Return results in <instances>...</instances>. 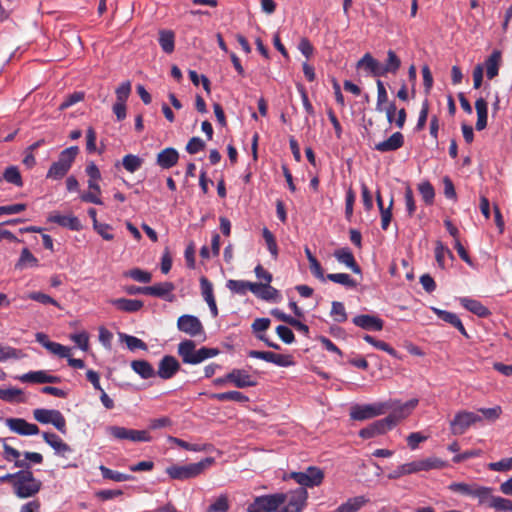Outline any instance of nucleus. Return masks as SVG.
Returning a JSON list of instances; mask_svg holds the SVG:
<instances>
[{
	"mask_svg": "<svg viewBox=\"0 0 512 512\" xmlns=\"http://www.w3.org/2000/svg\"><path fill=\"white\" fill-rule=\"evenodd\" d=\"M195 347L196 345L192 340H184L178 344V354L184 363L193 365V358L196 353Z\"/></svg>",
	"mask_w": 512,
	"mask_h": 512,
	"instance_id": "obj_33",
	"label": "nucleus"
},
{
	"mask_svg": "<svg viewBox=\"0 0 512 512\" xmlns=\"http://www.w3.org/2000/svg\"><path fill=\"white\" fill-rule=\"evenodd\" d=\"M179 153L175 148L168 147L157 155L156 163L162 169H169L177 164Z\"/></svg>",
	"mask_w": 512,
	"mask_h": 512,
	"instance_id": "obj_22",
	"label": "nucleus"
},
{
	"mask_svg": "<svg viewBox=\"0 0 512 512\" xmlns=\"http://www.w3.org/2000/svg\"><path fill=\"white\" fill-rule=\"evenodd\" d=\"M3 179L17 187L23 186V180L17 166H8L4 170Z\"/></svg>",
	"mask_w": 512,
	"mask_h": 512,
	"instance_id": "obj_44",
	"label": "nucleus"
},
{
	"mask_svg": "<svg viewBox=\"0 0 512 512\" xmlns=\"http://www.w3.org/2000/svg\"><path fill=\"white\" fill-rule=\"evenodd\" d=\"M289 477L301 485V488H313L315 486H319L323 482L324 473L316 466H309L303 472L290 473Z\"/></svg>",
	"mask_w": 512,
	"mask_h": 512,
	"instance_id": "obj_6",
	"label": "nucleus"
},
{
	"mask_svg": "<svg viewBox=\"0 0 512 512\" xmlns=\"http://www.w3.org/2000/svg\"><path fill=\"white\" fill-rule=\"evenodd\" d=\"M116 101L117 102H125L130 96L131 93V83L130 81L122 82L117 88H116Z\"/></svg>",
	"mask_w": 512,
	"mask_h": 512,
	"instance_id": "obj_62",
	"label": "nucleus"
},
{
	"mask_svg": "<svg viewBox=\"0 0 512 512\" xmlns=\"http://www.w3.org/2000/svg\"><path fill=\"white\" fill-rule=\"evenodd\" d=\"M69 170L70 169L67 166L59 163L58 161H55L50 166L46 174V178L52 180H60L68 173Z\"/></svg>",
	"mask_w": 512,
	"mask_h": 512,
	"instance_id": "obj_47",
	"label": "nucleus"
},
{
	"mask_svg": "<svg viewBox=\"0 0 512 512\" xmlns=\"http://www.w3.org/2000/svg\"><path fill=\"white\" fill-rule=\"evenodd\" d=\"M124 276L144 284L149 283L152 278L151 273L140 268L130 269L124 273Z\"/></svg>",
	"mask_w": 512,
	"mask_h": 512,
	"instance_id": "obj_51",
	"label": "nucleus"
},
{
	"mask_svg": "<svg viewBox=\"0 0 512 512\" xmlns=\"http://www.w3.org/2000/svg\"><path fill=\"white\" fill-rule=\"evenodd\" d=\"M227 288L236 294L239 295H245L247 291L256 292L255 289L258 287L256 286V283H252L249 281L244 280H228L226 283Z\"/></svg>",
	"mask_w": 512,
	"mask_h": 512,
	"instance_id": "obj_32",
	"label": "nucleus"
},
{
	"mask_svg": "<svg viewBox=\"0 0 512 512\" xmlns=\"http://www.w3.org/2000/svg\"><path fill=\"white\" fill-rule=\"evenodd\" d=\"M50 353L60 357L65 358L70 356L71 349L67 346H64L60 343L51 341L47 344L46 348Z\"/></svg>",
	"mask_w": 512,
	"mask_h": 512,
	"instance_id": "obj_56",
	"label": "nucleus"
},
{
	"mask_svg": "<svg viewBox=\"0 0 512 512\" xmlns=\"http://www.w3.org/2000/svg\"><path fill=\"white\" fill-rule=\"evenodd\" d=\"M330 315L338 323H343L347 320V313L344 304L339 301H333L331 305Z\"/></svg>",
	"mask_w": 512,
	"mask_h": 512,
	"instance_id": "obj_53",
	"label": "nucleus"
},
{
	"mask_svg": "<svg viewBox=\"0 0 512 512\" xmlns=\"http://www.w3.org/2000/svg\"><path fill=\"white\" fill-rule=\"evenodd\" d=\"M42 437L44 441L51 448L54 449L57 455L64 457L66 453L72 452V448L67 443H65L57 434L43 432Z\"/></svg>",
	"mask_w": 512,
	"mask_h": 512,
	"instance_id": "obj_18",
	"label": "nucleus"
},
{
	"mask_svg": "<svg viewBox=\"0 0 512 512\" xmlns=\"http://www.w3.org/2000/svg\"><path fill=\"white\" fill-rule=\"evenodd\" d=\"M22 395V390L19 388H8V389H1L0 388V399L6 402H21V399H17L19 396Z\"/></svg>",
	"mask_w": 512,
	"mask_h": 512,
	"instance_id": "obj_55",
	"label": "nucleus"
},
{
	"mask_svg": "<svg viewBox=\"0 0 512 512\" xmlns=\"http://www.w3.org/2000/svg\"><path fill=\"white\" fill-rule=\"evenodd\" d=\"M70 339L82 350L88 351L89 349V335L87 332L82 331L72 334Z\"/></svg>",
	"mask_w": 512,
	"mask_h": 512,
	"instance_id": "obj_61",
	"label": "nucleus"
},
{
	"mask_svg": "<svg viewBox=\"0 0 512 512\" xmlns=\"http://www.w3.org/2000/svg\"><path fill=\"white\" fill-rule=\"evenodd\" d=\"M174 289L175 286L172 282L156 283L152 286H148V295L160 297L171 302L174 299V295L172 294Z\"/></svg>",
	"mask_w": 512,
	"mask_h": 512,
	"instance_id": "obj_21",
	"label": "nucleus"
},
{
	"mask_svg": "<svg viewBox=\"0 0 512 512\" xmlns=\"http://www.w3.org/2000/svg\"><path fill=\"white\" fill-rule=\"evenodd\" d=\"M42 483L36 479L31 470H21L19 478L14 483L13 492L20 499L35 496L41 490Z\"/></svg>",
	"mask_w": 512,
	"mask_h": 512,
	"instance_id": "obj_1",
	"label": "nucleus"
},
{
	"mask_svg": "<svg viewBox=\"0 0 512 512\" xmlns=\"http://www.w3.org/2000/svg\"><path fill=\"white\" fill-rule=\"evenodd\" d=\"M450 236L454 237V248L457 251L459 257L469 266L473 267L474 262L469 255L468 250L466 247L461 243V241L458 238V229L450 224Z\"/></svg>",
	"mask_w": 512,
	"mask_h": 512,
	"instance_id": "obj_31",
	"label": "nucleus"
},
{
	"mask_svg": "<svg viewBox=\"0 0 512 512\" xmlns=\"http://www.w3.org/2000/svg\"><path fill=\"white\" fill-rule=\"evenodd\" d=\"M213 462L212 458H206L198 463H192L184 466L172 465L166 469V473L172 479L185 480L198 476L202 471Z\"/></svg>",
	"mask_w": 512,
	"mask_h": 512,
	"instance_id": "obj_2",
	"label": "nucleus"
},
{
	"mask_svg": "<svg viewBox=\"0 0 512 512\" xmlns=\"http://www.w3.org/2000/svg\"><path fill=\"white\" fill-rule=\"evenodd\" d=\"M78 153L79 148L77 146H71L60 152L57 161L70 169Z\"/></svg>",
	"mask_w": 512,
	"mask_h": 512,
	"instance_id": "obj_43",
	"label": "nucleus"
},
{
	"mask_svg": "<svg viewBox=\"0 0 512 512\" xmlns=\"http://www.w3.org/2000/svg\"><path fill=\"white\" fill-rule=\"evenodd\" d=\"M352 323L366 331H381L384 327V321L380 317L369 314L353 317Z\"/></svg>",
	"mask_w": 512,
	"mask_h": 512,
	"instance_id": "obj_15",
	"label": "nucleus"
},
{
	"mask_svg": "<svg viewBox=\"0 0 512 512\" xmlns=\"http://www.w3.org/2000/svg\"><path fill=\"white\" fill-rule=\"evenodd\" d=\"M475 109L477 112L476 129L483 130L487 126V102L483 98H479L475 102Z\"/></svg>",
	"mask_w": 512,
	"mask_h": 512,
	"instance_id": "obj_38",
	"label": "nucleus"
},
{
	"mask_svg": "<svg viewBox=\"0 0 512 512\" xmlns=\"http://www.w3.org/2000/svg\"><path fill=\"white\" fill-rule=\"evenodd\" d=\"M262 236L266 243L267 249L270 252L272 258L276 260L278 258V245L272 232L268 228H263Z\"/></svg>",
	"mask_w": 512,
	"mask_h": 512,
	"instance_id": "obj_48",
	"label": "nucleus"
},
{
	"mask_svg": "<svg viewBox=\"0 0 512 512\" xmlns=\"http://www.w3.org/2000/svg\"><path fill=\"white\" fill-rule=\"evenodd\" d=\"M387 402L393 403V407L389 410L390 414L385 417L391 428L395 427L402 419L408 417L418 405V399H411L405 403H400L396 400H388Z\"/></svg>",
	"mask_w": 512,
	"mask_h": 512,
	"instance_id": "obj_5",
	"label": "nucleus"
},
{
	"mask_svg": "<svg viewBox=\"0 0 512 512\" xmlns=\"http://www.w3.org/2000/svg\"><path fill=\"white\" fill-rule=\"evenodd\" d=\"M180 369V363L171 355H165L159 362L156 375L161 379H171Z\"/></svg>",
	"mask_w": 512,
	"mask_h": 512,
	"instance_id": "obj_16",
	"label": "nucleus"
},
{
	"mask_svg": "<svg viewBox=\"0 0 512 512\" xmlns=\"http://www.w3.org/2000/svg\"><path fill=\"white\" fill-rule=\"evenodd\" d=\"M85 172H86L87 176L89 177V179H88L89 190H93V191L97 192L98 194H101V188L98 183L99 180H101V172H100L99 168L97 167V165L94 162L88 163L85 168Z\"/></svg>",
	"mask_w": 512,
	"mask_h": 512,
	"instance_id": "obj_29",
	"label": "nucleus"
},
{
	"mask_svg": "<svg viewBox=\"0 0 512 512\" xmlns=\"http://www.w3.org/2000/svg\"><path fill=\"white\" fill-rule=\"evenodd\" d=\"M459 301L465 309L477 315L478 317L484 318L490 315L489 309L478 300L462 297L459 298Z\"/></svg>",
	"mask_w": 512,
	"mask_h": 512,
	"instance_id": "obj_28",
	"label": "nucleus"
},
{
	"mask_svg": "<svg viewBox=\"0 0 512 512\" xmlns=\"http://www.w3.org/2000/svg\"><path fill=\"white\" fill-rule=\"evenodd\" d=\"M130 366L142 379H150L156 375V371L147 360H133Z\"/></svg>",
	"mask_w": 512,
	"mask_h": 512,
	"instance_id": "obj_30",
	"label": "nucleus"
},
{
	"mask_svg": "<svg viewBox=\"0 0 512 512\" xmlns=\"http://www.w3.org/2000/svg\"><path fill=\"white\" fill-rule=\"evenodd\" d=\"M177 328L191 337L204 334V327L199 318L190 314H184L178 318Z\"/></svg>",
	"mask_w": 512,
	"mask_h": 512,
	"instance_id": "obj_10",
	"label": "nucleus"
},
{
	"mask_svg": "<svg viewBox=\"0 0 512 512\" xmlns=\"http://www.w3.org/2000/svg\"><path fill=\"white\" fill-rule=\"evenodd\" d=\"M38 265V259L29 251L28 248H23L20 257L15 264V268L22 270L27 267H37Z\"/></svg>",
	"mask_w": 512,
	"mask_h": 512,
	"instance_id": "obj_39",
	"label": "nucleus"
},
{
	"mask_svg": "<svg viewBox=\"0 0 512 512\" xmlns=\"http://www.w3.org/2000/svg\"><path fill=\"white\" fill-rule=\"evenodd\" d=\"M218 353V349L202 347L199 350H196L195 357L193 358V365L199 364L206 359L212 358L218 355Z\"/></svg>",
	"mask_w": 512,
	"mask_h": 512,
	"instance_id": "obj_54",
	"label": "nucleus"
},
{
	"mask_svg": "<svg viewBox=\"0 0 512 512\" xmlns=\"http://www.w3.org/2000/svg\"><path fill=\"white\" fill-rule=\"evenodd\" d=\"M48 220L72 231H79L82 229L81 221L78 217L73 215L53 214L49 216Z\"/></svg>",
	"mask_w": 512,
	"mask_h": 512,
	"instance_id": "obj_26",
	"label": "nucleus"
},
{
	"mask_svg": "<svg viewBox=\"0 0 512 512\" xmlns=\"http://www.w3.org/2000/svg\"><path fill=\"white\" fill-rule=\"evenodd\" d=\"M357 67H363L368 73L375 77L384 76L382 63L376 60L370 53H366L357 63Z\"/></svg>",
	"mask_w": 512,
	"mask_h": 512,
	"instance_id": "obj_23",
	"label": "nucleus"
},
{
	"mask_svg": "<svg viewBox=\"0 0 512 512\" xmlns=\"http://www.w3.org/2000/svg\"><path fill=\"white\" fill-rule=\"evenodd\" d=\"M123 167L130 173L139 170L143 164V159L137 155L127 154L122 159Z\"/></svg>",
	"mask_w": 512,
	"mask_h": 512,
	"instance_id": "obj_50",
	"label": "nucleus"
},
{
	"mask_svg": "<svg viewBox=\"0 0 512 512\" xmlns=\"http://www.w3.org/2000/svg\"><path fill=\"white\" fill-rule=\"evenodd\" d=\"M99 469L104 479L113 480L115 482H125L131 479L130 475L112 470L103 465H101Z\"/></svg>",
	"mask_w": 512,
	"mask_h": 512,
	"instance_id": "obj_46",
	"label": "nucleus"
},
{
	"mask_svg": "<svg viewBox=\"0 0 512 512\" xmlns=\"http://www.w3.org/2000/svg\"><path fill=\"white\" fill-rule=\"evenodd\" d=\"M480 505L493 508L497 511L512 512V501L507 498L493 495V488L486 487Z\"/></svg>",
	"mask_w": 512,
	"mask_h": 512,
	"instance_id": "obj_11",
	"label": "nucleus"
},
{
	"mask_svg": "<svg viewBox=\"0 0 512 512\" xmlns=\"http://www.w3.org/2000/svg\"><path fill=\"white\" fill-rule=\"evenodd\" d=\"M210 397L212 399L218 401H235L238 403H246L249 401V397L239 391H227L222 393H214L211 394Z\"/></svg>",
	"mask_w": 512,
	"mask_h": 512,
	"instance_id": "obj_37",
	"label": "nucleus"
},
{
	"mask_svg": "<svg viewBox=\"0 0 512 512\" xmlns=\"http://www.w3.org/2000/svg\"><path fill=\"white\" fill-rule=\"evenodd\" d=\"M229 502L226 495H220L208 508L207 512H227Z\"/></svg>",
	"mask_w": 512,
	"mask_h": 512,
	"instance_id": "obj_59",
	"label": "nucleus"
},
{
	"mask_svg": "<svg viewBox=\"0 0 512 512\" xmlns=\"http://www.w3.org/2000/svg\"><path fill=\"white\" fill-rule=\"evenodd\" d=\"M481 421L480 414L462 411L455 415L453 421H450V428L453 434H463L471 425Z\"/></svg>",
	"mask_w": 512,
	"mask_h": 512,
	"instance_id": "obj_8",
	"label": "nucleus"
},
{
	"mask_svg": "<svg viewBox=\"0 0 512 512\" xmlns=\"http://www.w3.org/2000/svg\"><path fill=\"white\" fill-rule=\"evenodd\" d=\"M271 321L269 318H257L251 325L252 331L255 336L258 338V335H264L265 332L270 327Z\"/></svg>",
	"mask_w": 512,
	"mask_h": 512,
	"instance_id": "obj_63",
	"label": "nucleus"
},
{
	"mask_svg": "<svg viewBox=\"0 0 512 512\" xmlns=\"http://www.w3.org/2000/svg\"><path fill=\"white\" fill-rule=\"evenodd\" d=\"M158 42L165 53L171 54L175 48L174 32L171 30H160Z\"/></svg>",
	"mask_w": 512,
	"mask_h": 512,
	"instance_id": "obj_36",
	"label": "nucleus"
},
{
	"mask_svg": "<svg viewBox=\"0 0 512 512\" xmlns=\"http://www.w3.org/2000/svg\"><path fill=\"white\" fill-rule=\"evenodd\" d=\"M440 462L437 459L428 458L425 460H416L409 463L402 464V470L407 474L416 473L419 471H427L439 467Z\"/></svg>",
	"mask_w": 512,
	"mask_h": 512,
	"instance_id": "obj_17",
	"label": "nucleus"
},
{
	"mask_svg": "<svg viewBox=\"0 0 512 512\" xmlns=\"http://www.w3.org/2000/svg\"><path fill=\"white\" fill-rule=\"evenodd\" d=\"M120 337L125 341L127 348L131 351H135L137 349L144 351L148 350L147 344L138 337L127 334H121Z\"/></svg>",
	"mask_w": 512,
	"mask_h": 512,
	"instance_id": "obj_52",
	"label": "nucleus"
},
{
	"mask_svg": "<svg viewBox=\"0 0 512 512\" xmlns=\"http://www.w3.org/2000/svg\"><path fill=\"white\" fill-rule=\"evenodd\" d=\"M16 379L21 381L22 383H39V384H44V381H45V371L44 370L29 371V372H27L25 374L17 376Z\"/></svg>",
	"mask_w": 512,
	"mask_h": 512,
	"instance_id": "obj_49",
	"label": "nucleus"
},
{
	"mask_svg": "<svg viewBox=\"0 0 512 512\" xmlns=\"http://www.w3.org/2000/svg\"><path fill=\"white\" fill-rule=\"evenodd\" d=\"M400 66V58L396 55V53L393 50H388L386 62L382 64L384 76L389 73L396 74Z\"/></svg>",
	"mask_w": 512,
	"mask_h": 512,
	"instance_id": "obj_40",
	"label": "nucleus"
},
{
	"mask_svg": "<svg viewBox=\"0 0 512 512\" xmlns=\"http://www.w3.org/2000/svg\"><path fill=\"white\" fill-rule=\"evenodd\" d=\"M109 303L115 306L118 310L127 313L138 312L144 306V302L142 300L127 298L112 299Z\"/></svg>",
	"mask_w": 512,
	"mask_h": 512,
	"instance_id": "obj_24",
	"label": "nucleus"
},
{
	"mask_svg": "<svg viewBox=\"0 0 512 512\" xmlns=\"http://www.w3.org/2000/svg\"><path fill=\"white\" fill-rule=\"evenodd\" d=\"M418 190H419L423 200L425 201V203L431 204L433 202L435 192H434L433 186L429 182H427V181L421 182L418 185Z\"/></svg>",
	"mask_w": 512,
	"mask_h": 512,
	"instance_id": "obj_58",
	"label": "nucleus"
},
{
	"mask_svg": "<svg viewBox=\"0 0 512 512\" xmlns=\"http://www.w3.org/2000/svg\"><path fill=\"white\" fill-rule=\"evenodd\" d=\"M485 489V486H480L476 483L468 484L464 482H455L450 484V491H453L454 493H457L461 496L476 498L479 504L481 503Z\"/></svg>",
	"mask_w": 512,
	"mask_h": 512,
	"instance_id": "obj_12",
	"label": "nucleus"
},
{
	"mask_svg": "<svg viewBox=\"0 0 512 512\" xmlns=\"http://www.w3.org/2000/svg\"><path fill=\"white\" fill-rule=\"evenodd\" d=\"M368 499L364 496H356L349 498L346 502L342 503L335 512H357L359 511L366 503Z\"/></svg>",
	"mask_w": 512,
	"mask_h": 512,
	"instance_id": "obj_35",
	"label": "nucleus"
},
{
	"mask_svg": "<svg viewBox=\"0 0 512 512\" xmlns=\"http://www.w3.org/2000/svg\"><path fill=\"white\" fill-rule=\"evenodd\" d=\"M363 340L365 342L371 344L376 349L382 350V351L388 353L390 356H392L394 358H400L398 352L392 346H390L388 343H386L384 341L377 340L369 334H365L363 336Z\"/></svg>",
	"mask_w": 512,
	"mask_h": 512,
	"instance_id": "obj_41",
	"label": "nucleus"
},
{
	"mask_svg": "<svg viewBox=\"0 0 512 512\" xmlns=\"http://www.w3.org/2000/svg\"><path fill=\"white\" fill-rule=\"evenodd\" d=\"M333 255L339 263H342L350 268L355 274H361V268L356 263L353 253L349 248L344 247L337 249L334 251Z\"/></svg>",
	"mask_w": 512,
	"mask_h": 512,
	"instance_id": "obj_20",
	"label": "nucleus"
},
{
	"mask_svg": "<svg viewBox=\"0 0 512 512\" xmlns=\"http://www.w3.org/2000/svg\"><path fill=\"white\" fill-rule=\"evenodd\" d=\"M5 425L14 433L22 436L37 435L39 428L36 424L29 423L23 418H7Z\"/></svg>",
	"mask_w": 512,
	"mask_h": 512,
	"instance_id": "obj_13",
	"label": "nucleus"
},
{
	"mask_svg": "<svg viewBox=\"0 0 512 512\" xmlns=\"http://www.w3.org/2000/svg\"><path fill=\"white\" fill-rule=\"evenodd\" d=\"M127 440L132 442H150L152 437L146 430L129 429Z\"/></svg>",
	"mask_w": 512,
	"mask_h": 512,
	"instance_id": "obj_60",
	"label": "nucleus"
},
{
	"mask_svg": "<svg viewBox=\"0 0 512 512\" xmlns=\"http://www.w3.org/2000/svg\"><path fill=\"white\" fill-rule=\"evenodd\" d=\"M33 417L41 424H52L62 434L67 433L65 417L59 410L38 408L33 411Z\"/></svg>",
	"mask_w": 512,
	"mask_h": 512,
	"instance_id": "obj_4",
	"label": "nucleus"
},
{
	"mask_svg": "<svg viewBox=\"0 0 512 512\" xmlns=\"http://www.w3.org/2000/svg\"><path fill=\"white\" fill-rule=\"evenodd\" d=\"M286 498L285 493L263 495L256 497L252 504L266 512H277L279 507L286 502Z\"/></svg>",
	"mask_w": 512,
	"mask_h": 512,
	"instance_id": "obj_9",
	"label": "nucleus"
},
{
	"mask_svg": "<svg viewBox=\"0 0 512 512\" xmlns=\"http://www.w3.org/2000/svg\"><path fill=\"white\" fill-rule=\"evenodd\" d=\"M403 144L404 136L400 132H395L388 139L377 143L374 149L382 153L391 152L398 150Z\"/></svg>",
	"mask_w": 512,
	"mask_h": 512,
	"instance_id": "obj_19",
	"label": "nucleus"
},
{
	"mask_svg": "<svg viewBox=\"0 0 512 512\" xmlns=\"http://www.w3.org/2000/svg\"><path fill=\"white\" fill-rule=\"evenodd\" d=\"M22 357L23 353L20 349L8 345H0V363L6 362L10 359L18 360Z\"/></svg>",
	"mask_w": 512,
	"mask_h": 512,
	"instance_id": "obj_45",
	"label": "nucleus"
},
{
	"mask_svg": "<svg viewBox=\"0 0 512 512\" xmlns=\"http://www.w3.org/2000/svg\"><path fill=\"white\" fill-rule=\"evenodd\" d=\"M501 61V52L495 50L485 61L486 75L488 79H493L498 75Z\"/></svg>",
	"mask_w": 512,
	"mask_h": 512,
	"instance_id": "obj_34",
	"label": "nucleus"
},
{
	"mask_svg": "<svg viewBox=\"0 0 512 512\" xmlns=\"http://www.w3.org/2000/svg\"><path fill=\"white\" fill-rule=\"evenodd\" d=\"M477 413L480 414L482 420L487 419L489 421H495L500 417L502 409L500 406H495L492 408H481Z\"/></svg>",
	"mask_w": 512,
	"mask_h": 512,
	"instance_id": "obj_64",
	"label": "nucleus"
},
{
	"mask_svg": "<svg viewBox=\"0 0 512 512\" xmlns=\"http://www.w3.org/2000/svg\"><path fill=\"white\" fill-rule=\"evenodd\" d=\"M230 383L239 389L255 387L257 380L244 369H232L227 373Z\"/></svg>",
	"mask_w": 512,
	"mask_h": 512,
	"instance_id": "obj_14",
	"label": "nucleus"
},
{
	"mask_svg": "<svg viewBox=\"0 0 512 512\" xmlns=\"http://www.w3.org/2000/svg\"><path fill=\"white\" fill-rule=\"evenodd\" d=\"M258 287L255 289L256 292H253L258 298L269 301V302H279L281 299L280 292L272 287L270 283H256Z\"/></svg>",
	"mask_w": 512,
	"mask_h": 512,
	"instance_id": "obj_27",
	"label": "nucleus"
},
{
	"mask_svg": "<svg viewBox=\"0 0 512 512\" xmlns=\"http://www.w3.org/2000/svg\"><path fill=\"white\" fill-rule=\"evenodd\" d=\"M391 429L392 428L389 425V423H387L385 418H383V419H380V420H377V421L373 422L372 424H370L366 428L361 429L360 432H359V435H360V437H362L364 439H369V438H372V437H374L376 435L383 434L386 431H389Z\"/></svg>",
	"mask_w": 512,
	"mask_h": 512,
	"instance_id": "obj_25",
	"label": "nucleus"
},
{
	"mask_svg": "<svg viewBox=\"0 0 512 512\" xmlns=\"http://www.w3.org/2000/svg\"><path fill=\"white\" fill-rule=\"evenodd\" d=\"M287 495L285 505L277 512H302L306 506L308 492L305 488H297Z\"/></svg>",
	"mask_w": 512,
	"mask_h": 512,
	"instance_id": "obj_7",
	"label": "nucleus"
},
{
	"mask_svg": "<svg viewBox=\"0 0 512 512\" xmlns=\"http://www.w3.org/2000/svg\"><path fill=\"white\" fill-rule=\"evenodd\" d=\"M393 407L392 402H376L366 405H355L351 408L353 420H366L387 413Z\"/></svg>",
	"mask_w": 512,
	"mask_h": 512,
	"instance_id": "obj_3",
	"label": "nucleus"
},
{
	"mask_svg": "<svg viewBox=\"0 0 512 512\" xmlns=\"http://www.w3.org/2000/svg\"><path fill=\"white\" fill-rule=\"evenodd\" d=\"M388 101V94L386 88L381 80H377V103L376 110L378 112H383V105Z\"/></svg>",
	"mask_w": 512,
	"mask_h": 512,
	"instance_id": "obj_57",
	"label": "nucleus"
},
{
	"mask_svg": "<svg viewBox=\"0 0 512 512\" xmlns=\"http://www.w3.org/2000/svg\"><path fill=\"white\" fill-rule=\"evenodd\" d=\"M326 280L340 284L346 288H355L357 283L347 273H330L326 275Z\"/></svg>",
	"mask_w": 512,
	"mask_h": 512,
	"instance_id": "obj_42",
	"label": "nucleus"
}]
</instances>
